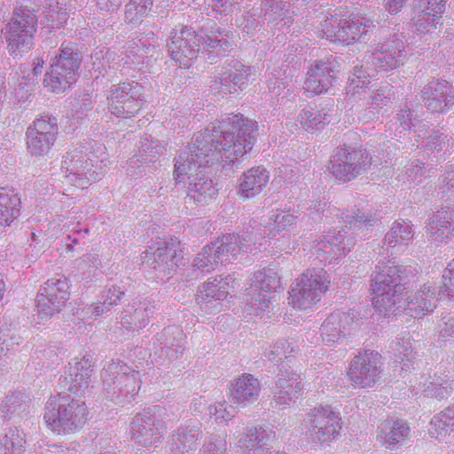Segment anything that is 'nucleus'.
<instances>
[{"label":"nucleus","instance_id":"f257e3e1","mask_svg":"<svg viewBox=\"0 0 454 454\" xmlns=\"http://www.w3.org/2000/svg\"><path fill=\"white\" fill-rule=\"evenodd\" d=\"M257 123L242 114H229L198 132L193 142L176 159L174 176L176 180L187 176V198L207 202L216 192L213 181L206 175L209 165L233 164L249 153L256 141Z\"/></svg>","mask_w":454,"mask_h":454},{"label":"nucleus","instance_id":"f03ea898","mask_svg":"<svg viewBox=\"0 0 454 454\" xmlns=\"http://www.w3.org/2000/svg\"><path fill=\"white\" fill-rule=\"evenodd\" d=\"M418 270L411 265H395L394 262H380L371 278L373 294L372 305L384 317L396 315L402 304V295L409 290Z\"/></svg>","mask_w":454,"mask_h":454},{"label":"nucleus","instance_id":"7ed1b4c3","mask_svg":"<svg viewBox=\"0 0 454 454\" xmlns=\"http://www.w3.org/2000/svg\"><path fill=\"white\" fill-rule=\"evenodd\" d=\"M88 153L82 149H74L63 156L61 170L66 183L84 189L99 180L106 172L107 153L106 146L94 142Z\"/></svg>","mask_w":454,"mask_h":454},{"label":"nucleus","instance_id":"20e7f679","mask_svg":"<svg viewBox=\"0 0 454 454\" xmlns=\"http://www.w3.org/2000/svg\"><path fill=\"white\" fill-rule=\"evenodd\" d=\"M257 239L252 233L228 234L203 247L193 260L192 266L202 272H210L219 264L238 259L241 254L253 253Z\"/></svg>","mask_w":454,"mask_h":454},{"label":"nucleus","instance_id":"39448f33","mask_svg":"<svg viewBox=\"0 0 454 454\" xmlns=\"http://www.w3.org/2000/svg\"><path fill=\"white\" fill-rule=\"evenodd\" d=\"M87 416L88 409L84 402L58 395L47 401L43 419L52 432L70 434L82 428Z\"/></svg>","mask_w":454,"mask_h":454},{"label":"nucleus","instance_id":"423d86ee","mask_svg":"<svg viewBox=\"0 0 454 454\" xmlns=\"http://www.w3.org/2000/svg\"><path fill=\"white\" fill-rule=\"evenodd\" d=\"M178 419L172 407L154 405L137 413L131 422V434L143 446H151L161 440L168 422Z\"/></svg>","mask_w":454,"mask_h":454},{"label":"nucleus","instance_id":"0eeeda50","mask_svg":"<svg viewBox=\"0 0 454 454\" xmlns=\"http://www.w3.org/2000/svg\"><path fill=\"white\" fill-rule=\"evenodd\" d=\"M101 378L106 398L116 403H129L140 388L138 372L119 361L106 364Z\"/></svg>","mask_w":454,"mask_h":454},{"label":"nucleus","instance_id":"6e6552de","mask_svg":"<svg viewBox=\"0 0 454 454\" xmlns=\"http://www.w3.org/2000/svg\"><path fill=\"white\" fill-rule=\"evenodd\" d=\"M329 284V276L324 269L307 270L289 292V304L301 310L312 308L320 301Z\"/></svg>","mask_w":454,"mask_h":454},{"label":"nucleus","instance_id":"1a4fd4ad","mask_svg":"<svg viewBox=\"0 0 454 454\" xmlns=\"http://www.w3.org/2000/svg\"><path fill=\"white\" fill-rule=\"evenodd\" d=\"M340 417L330 405L320 404L305 414L301 421L305 434L314 442H324L339 435Z\"/></svg>","mask_w":454,"mask_h":454},{"label":"nucleus","instance_id":"9d476101","mask_svg":"<svg viewBox=\"0 0 454 454\" xmlns=\"http://www.w3.org/2000/svg\"><path fill=\"white\" fill-rule=\"evenodd\" d=\"M143 86L137 82H124L112 85L106 91L108 111L119 118H130L144 105Z\"/></svg>","mask_w":454,"mask_h":454},{"label":"nucleus","instance_id":"9b49d317","mask_svg":"<svg viewBox=\"0 0 454 454\" xmlns=\"http://www.w3.org/2000/svg\"><path fill=\"white\" fill-rule=\"evenodd\" d=\"M70 285L63 275L49 278L39 289L36 295V312L42 320H48L59 314L69 300Z\"/></svg>","mask_w":454,"mask_h":454},{"label":"nucleus","instance_id":"f8f14e48","mask_svg":"<svg viewBox=\"0 0 454 454\" xmlns=\"http://www.w3.org/2000/svg\"><path fill=\"white\" fill-rule=\"evenodd\" d=\"M373 163L376 164V160L366 151L345 145L337 148L333 155L331 172L339 181L348 182L364 173Z\"/></svg>","mask_w":454,"mask_h":454},{"label":"nucleus","instance_id":"ddd939ff","mask_svg":"<svg viewBox=\"0 0 454 454\" xmlns=\"http://www.w3.org/2000/svg\"><path fill=\"white\" fill-rule=\"evenodd\" d=\"M167 47L172 60L180 67L188 68L200 51V37L192 27L179 25L170 32Z\"/></svg>","mask_w":454,"mask_h":454},{"label":"nucleus","instance_id":"4468645a","mask_svg":"<svg viewBox=\"0 0 454 454\" xmlns=\"http://www.w3.org/2000/svg\"><path fill=\"white\" fill-rule=\"evenodd\" d=\"M382 364L380 353L365 350L352 359L347 378L355 387H372L380 381Z\"/></svg>","mask_w":454,"mask_h":454},{"label":"nucleus","instance_id":"2eb2a0df","mask_svg":"<svg viewBox=\"0 0 454 454\" xmlns=\"http://www.w3.org/2000/svg\"><path fill=\"white\" fill-rule=\"evenodd\" d=\"M404 36L392 35L384 42L376 45L368 56L367 61L374 67V71L393 70L403 64L406 52Z\"/></svg>","mask_w":454,"mask_h":454},{"label":"nucleus","instance_id":"dca6fc26","mask_svg":"<svg viewBox=\"0 0 454 454\" xmlns=\"http://www.w3.org/2000/svg\"><path fill=\"white\" fill-rule=\"evenodd\" d=\"M59 132L57 119L48 115L33 121L27 130V149L34 156L46 155L53 146Z\"/></svg>","mask_w":454,"mask_h":454},{"label":"nucleus","instance_id":"f3484780","mask_svg":"<svg viewBox=\"0 0 454 454\" xmlns=\"http://www.w3.org/2000/svg\"><path fill=\"white\" fill-rule=\"evenodd\" d=\"M224 69L211 85V90L222 97L237 92V88L243 90L254 76L251 67L236 59L226 62Z\"/></svg>","mask_w":454,"mask_h":454},{"label":"nucleus","instance_id":"a211bd4d","mask_svg":"<svg viewBox=\"0 0 454 454\" xmlns=\"http://www.w3.org/2000/svg\"><path fill=\"white\" fill-rule=\"evenodd\" d=\"M339 64L335 58L315 61L307 72L303 89L309 95H318L326 92L336 81Z\"/></svg>","mask_w":454,"mask_h":454},{"label":"nucleus","instance_id":"6ab92c4d","mask_svg":"<svg viewBox=\"0 0 454 454\" xmlns=\"http://www.w3.org/2000/svg\"><path fill=\"white\" fill-rule=\"evenodd\" d=\"M345 234L343 231H333L324 235L313 247V254L317 259L331 264L344 255L346 251H349L355 241L353 238H347Z\"/></svg>","mask_w":454,"mask_h":454},{"label":"nucleus","instance_id":"aec40b11","mask_svg":"<svg viewBox=\"0 0 454 454\" xmlns=\"http://www.w3.org/2000/svg\"><path fill=\"white\" fill-rule=\"evenodd\" d=\"M425 106L432 113H443L454 104V91L444 80H434L421 90Z\"/></svg>","mask_w":454,"mask_h":454},{"label":"nucleus","instance_id":"412c9836","mask_svg":"<svg viewBox=\"0 0 454 454\" xmlns=\"http://www.w3.org/2000/svg\"><path fill=\"white\" fill-rule=\"evenodd\" d=\"M408 293L409 291L405 290L402 295L404 304H402L396 315L403 311L411 317H421L433 312L436 308L435 291L429 284H425L412 297Z\"/></svg>","mask_w":454,"mask_h":454},{"label":"nucleus","instance_id":"4be33fe9","mask_svg":"<svg viewBox=\"0 0 454 454\" xmlns=\"http://www.w3.org/2000/svg\"><path fill=\"white\" fill-rule=\"evenodd\" d=\"M428 241L438 247L454 237V208L448 207L434 213L426 226Z\"/></svg>","mask_w":454,"mask_h":454},{"label":"nucleus","instance_id":"5701e85b","mask_svg":"<svg viewBox=\"0 0 454 454\" xmlns=\"http://www.w3.org/2000/svg\"><path fill=\"white\" fill-rule=\"evenodd\" d=\"M159 348L154 351V355L160 361H157L160 365H167L173 361L180 358L184 351L185 336L183 331L178 327H167L163 330Z\"/></svg>","mask_w":454,"mask_h":454},{"label":"nucleus","instance_id":"b1692460","mask_svg":"<svg viewBox=\"0 0 454 454\" xmlns=\"http://www.w3.org/2000/svg\"><path fill=\"white\" fill-rule=\"evenodd\" d=\"M93 372V363L90 356L74 358L69 363L68 371L64 377L65 387L75 395H82L90 386Z\"/></svg>","mask_w":454,"mask_h":454},{"label":"nucleus","instance_id":"393cba45","mask_svg":"<svg viewBox=\"0 0 454 454\" xmlns=\"http://www.w3.org/2000/svg\"><path fill=\"white\" fill-rule=\"evenodd\" d=\"M202 437L200 423L187 421L172 434L168 445L174 454H185L195 450Z\"/></svg>","mask_w":454,"mask_h":454},{"label":"nucleus","instance_id":"a878e982","mask_svg":"<svg viewBox=\"0 0 454 454\" xmlns=\"http://www.w3.org/2000/svg\"><path fill=\"white\" fill-rule=\"evenodd\" d=\"M261 393V383L250 373H243L233 380L231 384L230 400L240 407L248 406L258 399Z\"/></svg>","mask_w":454,"mask_h":454},{"label":"nucleus","instance_id":"bb28decb","mask_svg":"<svg viewBox=\"0 0 454 454\" xmlns=\"http://www.w3.org/2000/svg\"><path fill=\"white\" fill-rule=\"evenodd\" d=\"M176 241L159 243L157 247H151L145 252V262L152 268L164 274H170L178 265Z\"/></svg>","mask_w":454,"mask_h":454},{"label":"nucleus","instance_id":"cd10ccee","mask_svg":"<svg viewBox=\"0 0 454 454\" xmlns=\"http://www.w3.org/2000/svg\"><path fill=\"white\" fill-rule=\"evenodd\" d=\"M155 306L147 300L133 301L121 312V324L128 330L138 331L147 325Z\"/></svg>","mask_w":454,"mask_h":454},{"label":"nucleus","instance_id":"c85d7f7f","mask_svg":"<svg viewBox=\"0 0 454 454\" xmlns=\"http://www.w3.org/2000/svg\"><path fill=\"white\" fill-rule=\"evenodd\" d=\"M304 384L297 373H281L277 376L275 387L272 388L273 398L278 404L289 405L295 402L303 391Z\"/></svg>","mask_w":454,"mask_h":454},{"label":"nucleus","instance_id":"c756f323","mask_svg":"<svg viewBox=\"0 0 454 454\" xmlns=\"http://www.w3.org/2000/svg\"><path fill=\"white\" fill-rule=\"evenodd\" d=\"M329 106H333V99L325 100L324 105L321 103L319 107L309 106L302 109L297 117L296 125H300L301 129L309 133L321 129L332 120Z\"/></svg>","mask_w":454,"mask_h":454},{"label":"nucleus","instance_id":"7c9ffc66","mask_svg":"<svg viewBox=\"0 0 454 454\" xmlns=\"http://www.w3.org/2000/svg\"><path fill=\"white\" fill-rule=\"evenodd\" d=\"M354 317V310L348 312L334 311L330 314L320 328L323 340L326 343L338 340L342 333H344L350 329L353 325H357Z\"/></svg>","mask_w":454,"mask_h":454},{"label":"nucleus","instance_id":"2f4dec72","mask_svg":"<svg viewBox=\"0 0 454 454\" xmlns=\"http://www.w3.org/2000/svg\"><path fill=\"white\" fill-rule=\"evenodd\" d=\"M322 36L333 43L343 44L353 43L352 28L348 24V19L341 18L338 13L325 16L320 21Z\"/></svg>","mask_w":454,"mask_h":454},{"label":"nucleus","instance_id":"473e14b6","mask_svg":"<svg viewBox=\"0 0 454 454\" xmlns=\"http://www.w3.org/2000/svg\"><path fill=\"white\" fill-rule=\"evenodd\" d=\"M274 438L275 432L272 429L262 426H252L247 428L239 442L240 448L250 454H263Z\"/></svg>","mask_w":454,"mask_h":454},{"label":"nucleus","instance_id":"72a5a7b5","mask_svg":"<svg viewBox=\"0 0 454 454\" xmlns=\"http://www.w3.org/2000/svg\"><path fill=\"white\" fill-rule=\"evenodd\" d=\"M270 180L269 172L262 166L247 170L239 181L238 193L244 199H251L258 195L266 187Z\"/></svg>","mask_w":454,"mask_h":454},{"label":"nucleus","instance_id":"f704fd0d","mask_svg":"<svg viewBox=\"0 0 454 454\" xmlns=\"http://www.w3.org/2000/svg\"><path fill=\"white\" fill-rule=\"evenodd\" d=\"M297 218V215L294 214L280 211L273 214L269 219V222L263 226L262 231L265 236H262V233L260 232L261 228L256 230V233H254L253 231H248L249 233H252V237L254 239L256 238L257 239L255 250L259 249L260 247L262 246V240L266 236L268 238H273L278 233L289 230V228L296 223Z\"/></svg>","mask_w":454,"mask_h":454},{"label":"nucleus","instance_id":"c9c22d12","mask_svg":"<svg viewBox=\"0 0 454 454\" xmlns=\"http://www.w3.org/2000/svg\"><path fill=\"white\" fill-rule=\"evenodd\" d=\"M411 428L403 419H389L379 427L378 437L389 446L403 445L410 435Z\"/></svg>","mask_w":454,"mask_h":454},{"label":"nucleus","instance_id":"e433bc0d","mask_svg":"<svg viewBox=\"0 0 454 454\" xmlns=\"http://www.w3.org/2000/svg\"><path fill=\"white\" fill-rule=\"evenodd\" d=\"M34 36L31 34L17 28L5 26L4 39L8 53L14 59H20L34 46Z\"/></svg>","mask_w":454,"mask_h":454},{"label":"nucleus","instance_id":"4c0bfd02","mask_svg":"<svg viewBox=\"0 0 454 454\" xmlns=\"http://www.w3.org/2000/svg\"><path fill=\"white\" fill-rule=\"evenodd\" d=\"M228 31L217 28L212 35L203 39V51L207 52V58L212 61L215 58L224 57L233 48V42L229 40Z\"/></svg>","mask_w":454,"mask_h":454},{"label":"nucleus","instance_id":"58836bf2","mask_svg":"<svg viewBox=\"0 0 454 454\" xmlns=\"http://www.w3.org/2000/svg\"><path fill=\"white\" fill-rule=\"evenodd\" d=\"M20 211V198L13 189L0 188V225H10Z\"/></svg>","mask_w":454,"mask_h":454},{"label":"nucleus","instance_id":"ea45409f","mask_svg":"<svg viewBox=\"0 0 454 454\" xmlns=\"http://www.w3.org/2000/svg\"><path fill=\"white\" fill-rule=\"evenodd\" d=\"M51 64L59 67L69 74H78L82 63V53L74 43H63Z\"/></svg>","mask_w":454,"mask_h":454},{"label":"nucleus","instance_id":"a19ab883","mask_svg":"<svg viewBox=\"0 0 454 454\" xmlns=\"http://www.w3.org/2000/svg\"><path fill=\"white\" fill-rule=\"evenodd\" d=\"M29 399L21 392L8 395L0 406V416L4 419L11 420L21 418L28 412Z\"/></svg>","mask_w":454,"mask_h":454},{"label":"nucleus","instance_id":"79ce46f5","mask_svg":"<svg viewBox=\"0 0 454 454\" xmlns=\"http://www.w3.org/2000/svg\"><path fill=\"white\" fill-rule=\"evenodd\" d=\"M395 98V93L388 88V86H382L380 89L372 92L370 96L369 106L360 113L359 118L362 121H369L378 117L380 110L387 106H389Z\"/></svg>","mask_w":454,"mask_h":454},{"label":"nucleus","instance_id":"37998d69","mask_svg":"<svg viewBox=\"0 0 454 454\" xmlns=\"http://www.w3.org/2000/svg\"><path fill=\"white\" fill-rule=\"evenodd\" d=\"M78 74H69V71L51 64L50 71L44 75L43 84L54 93H62L76 81Z\"/></svg>","mask_w":454,"mask_h":454},{"label":"nucleus","instance_id":"c03bdc74","mask_svg":"<svg viewBox=\"0 0 454 454\" xmlns=\"http://www.w3.org/2000/svg\"><path fill=\"white\" fill-rule=\"evenodd\" d=\"M67 0H44V16L42 24L50 31L61 27L68 20L67 12Z\"/></svg>","mask_w":454,"mask_h":454},{"label":"nucleus","instance_id":"a18cd8bd","mask_svg":"<svg viewBox=\"0 0 454 454\" xmlns=\"http://www.w3.org/2000/svg\"><path fill=\"white\" fill-rule=\"evenodd\" d=\"M227 278H215L213 281H208L204 284L201 289L196 295L198 304L207 307L208 303L216 301L224 300L227 296L228 290Z\"/></svg>","mask_w":454,"mask_h":454},{"label":"nucleus","instance_id":"49530a36","mask_svg":"<svg viewBox=\"0 0 454 454\" xmlns=\"http://www.w3.org/2000/svg\"><path fill=\"white\" fill-rule=\"evenodd\" d=\"M259 289L270 294L281 289L280 278L275 269L264 268L254 273L250 292L257 293Z\"/></svg>","mask_w":454,"mask_h":454},{"label":"nucleus","instance_id":"de8ad7c7","mask_svg":"<svg viewBox=\"0 0 454 454\" xmlns=\"http://www.w3.org/2000/svg\"><path fill=\"white\" fill-rule=\"evenodd\" d=\"M430 426V434L440 440H443L454 433V404L434 415L431 419Z\"/></svg>","mask_w":454,"mask_h":454},{"label":"nucleus","instance_id":"09e8293b","mask_svg":"<svg viewBox=\"0 0 454 454\" xmlns=\"http://www.w3.org/2000/svg\"><path fill=\"white\" fill-rule=\"evenodd\" d=\"M26 445V434L18 427H10L0 435V454H23Z\"/></svg>","mask_w":454,"mask_h":454},{"label":"nucleus","instance_id":"8fccbe9b","mask_svg":"<svg viewBox=\"0 0 454 454\" xmlns=\"http://www.w3.org/2000/svg\"><path fill=\"white\" fill-rule=\"evenodd\" d=\"M412 239L413 231L408 223L395 222L390 231L385 235L383 243L390 247H395L407 246Z\"/></svg>","mask_w":454,"mask_h":454},{"label":"nucleus","instance_id":"3c124183","mask_svg":"<svg viewBox=\"0 0 454 454\" xmlns=\"http://www.w3.org/2000/svg\"><path fill=\"white\" fill-rule=\"evenodd\" d=\"M389 349L395 356V362L403 363L404 366H408V363L414 358L413 342L409 334L392 340Z\"/></svg>","mask_w":454,"mask_h":454},{"label":"nucleus","instance_id":"603ef678","mask_svg":"<svg viewBox=\"0 0 454 454\" xmlns=\"http://www.w3.org/2000/svg\"><path fill=\"white\" fill-rule=\"evenodd\" d=\"M37 16L28 9H19L13 13L6 27L25 30V32L35 35L37 28Z\"/></svg>","mask_w":454,"mask_h":454},{"label":"nucleus","instance_id":"864d4df0","mask_svg":"<svg viewBox=\"0 0 454 454\" xmlns=\"http://www.w3.org/2000/svg\"><path fill=\"white\" fill-rule=\"evenodd\" d=\"M271 309V296L261 292H249L247 298V310L248 314L264 318L270 317L269 313Z\"/></svg>","mask_w":454,"mask_h":454},{"label":"nucleus","instance_id":"5fc2aeb1","mask_svg":"<svg viewBox=\"0 0 454 454\" xmlns=\"http://www.w3.org/2000/svg\"><path fill=\"white\" fill-rule=\"evenodd\" d=\"M290 0H267L268 9L266 16L269 20H279L283 26H289L293 22L292 12L289 10Z\"/></svg>","mask_w":454,"mask_h":454},{"label":"nucleus","instance_id":"6e6d98bb","mask_svg":"<svg viewBox=\"0 0 454 454\" xmlns=\"http://www.w3.org/2000/svg\"><path fill=\"white\" fill-rule=\"evenodd\" d=\"M153 4V0H129L125 6V21L137 24Z\"/></svg>","mask_w":454,"mask_h":454},{"label":"nucleus","instance_id":"4d7b16f0","mask_svg":"<svg viewBox=\"0 0 454 454\" xmlns=\"http://www.w3.org/2000/svg\"><path fill=\"white\" fill-rule=\"evenodd\" d=\"M164 145L158 139L151 138V137H142L140 140L139 153L140 158L137 160L153 161V159L163 153Z\"/></svg>","mask_w":454,"mask_h":454},{"label":"nucleus","instance_id":"13d9d810","mask_svg":"<svg viewBox=\"0 0 454 454\" xmlns=\"http://www.w3.org/2000/svg\"><path fill=\"white\" fill-rule=\"evenodd\" d=\"M442 382L443 380H439V379L426 380L423 383L420 382V388L428 397L443 399L450 395V387L447 381L444 384Z\"/></svg>","mask_w":454,"mask_h":454},{"label":"nucleus","instance_id":"bf43d9fd","mask_svg":"<svg viewBox=\"0 0 454 454\" xmlns=\"http://www.w3.org/2000/svg\"><path fill=\"white\" fill-rule=\"evenodd\" d=\"M372 76H374V74L368 73L362 66L354 67L353 73L348 77L349 91L356 93V89L366 88L370 84Z\"/></svg>","mask_w":454,"mask_h":454},{"label":"nucleus","instance_id":"052dcab7","mask_svg":"<svg viewBox=\"0 0 454 454\" xmlns=\"http://www.w3.org/2000/svg\"><path fill=\"white\" fill-rule=\"evenodd\" d=\"M294 347L293 342H290L287 340L281 339L278 340L277 342L270 347L268 351H265L264 356L269 360H282L283 358L287 359V354H291L294 352Z\"/></svg>","mask_w":454,"mask_h":454},{"label":"nucleus","instance_id":"680f3d73","mask_svg":"<svg viewBox=\"0 0 454 454\" xmlns=\"http://www.w3.org/2000/svg\"><path fill=\"white\" fill-rule=\"evenodd\" d=\"M227 442L222 434H211L204 442L200 454H227Z\"/></svg>","mask_w":454,"mask_h":454},{"label":"nucleus","instance_id":"e2e57ef3","mask_svg":"<svg viewBox=\"0 0 454 454\" xmlns=\"http://www.w3.org/2000/svg\"><path fill=\"white\" fill-rule=\"evenodd\" d=\"M424 163L419 160L406 164L402 171L401 179L403 183L419 184L424 175Z\"/></svg>","mask_w":454,"mask_h":454},{"label":"nucleus","instance_id":"0e129e2a","mask_svg":"<svg viewBox=\"0 0 454 454\" xmlns=\"http://www.w3.org/2000/svg\"><path fill=\"white\" fill-rule=\"evenodd\" d=\"M348 24L350 28H352V35L353 43L356 40H361L365 42L368 40V33L372 32L375 27V25L372 21L366 19L362 20H348Z\"/></svg>","mask_w":454,"mask_h":454},{"label":"nucleus","instance_id":"69168bd1","mask_svg":"<svg viewBox=\"0 0 454 454\" xmlns=\"http://www.w3.org/2000/svg\"><path fill=\"white\" fill-rule=\"evenodd\" d=\"M439 193L446 200L454 202V165L448 166L444 175H442L440 185Z\"/></svg>","mask_w":454,"mask_h":454},{"label":"nucleus","instance_id":"338daca9","mask_svg":"<svg viewBox=\"0 0 454 454\" xmlns=\"http://www.w3.org/2000/svg\"><path fill=\"white\" fill-rule=\"evenodd\" d=\"M442 279L443 283L438 294L440 296L446 295L449 300L454 301V259L448 263Z\"/></svg>","mask_w":454,"mask_h":454},{"label":"nucleus","instance_id":"774afa93","mask_svg":"<svg viewBox=\"0 0 454 454\" xmlns=\"http://www.w3.org/2000/svg\"><path fill=\"white\" fill-rule=\"evenodd\" d=\"M429 11L430 10L426 9L422 11V12L419 15L416 21V27L419 31L430 32L431 30L436 28V25L441 19V14H438L434 12L431 13Z\"/></svg>","mask_w":454,"mask_h":454}]
</instances>
